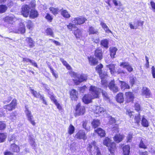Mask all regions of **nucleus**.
Listing matches in <instances>:
<instances>
[{
    "label": "nucleus",
    "mask_w": 155,
    "mask_h": 155,
    "mask_svg": "<svg viewBox=\"0 0 155 155\" xmlns=\"http://www.w3.org/2000/svg\"><path fill=\"white\" fill-rule=\"evenodd\" d=\"M91 95L89 94L85 95L82 98L83 102L86 104H88L91 102L92 99L99 97L101 90L95 86H91L89 89Z\"/></svg>",
    "instance_id": "obj_1"
},
{
    "label": "nucleus",
    "mask_w": 155,
    "mask_h": 155,
    "mask_svg": "<svg viewBox=\"0 0 155 155\" xmlns=\"http://www.w3.org/2000/svg\"><path fill=\"white\" fill-rule=\"evenodd\" d=\"M103 67V65L100 64L97 66L96 68V70L99 73V76L101 79V84L102 87L104 89H106L107 88V82L106 78L107 77V72L106 71H102L101 69Z\"/></svg>",
    "instance_id": "obj_2"
},
{
    "label": "nucleus",
    "mask_w": 155,
    "mask_h": 155,
    "mask_svg": "<svg viewBox=\"0 0 155 155\" xmlns=\"http://www.w3.org/2000/svg\"><path fill=\"white\" fill-rule=\"evenodd\" d=\"M71 77L73 78V80L74 84L77 85L83 81H86L87 76L84 74H80L71 71L69 72Z\"/></svg>",
    "instance_id": "obj_3"
},
{
    "label": "nucleus",
    "mask_w": 155,
    "mask_h": 155,
    "mask_svg": "<svg viewBox=\"0 0 155 155\" xmlns=\"http://www.w3.org/2000/svg\"><path fill=\"white\" fill-rule=\"evenodd\" d=\"M13 31L17 33L24 34L25 31V28L24 22L22 21H21L19 24L18 28L15 29Z\"/></svg>",
    "instance_id": "obj_4"
},
{
    "label": "nucleus",
    "mask_w": 155,
    "mask_h": 155,
    "mask_svg": "<svg viewBox=\"0 0 155 155\" xmlns=\"http://www.w3.org/2000/svg\"><path fill=\"white\" fill-rule=\"evenodd\" d=\"M17 104L16 100L14 99L10 104L4 106L3 108L7 110L11 111L15 109Z\"/></svg>",
    "instance_id": "obj_5"
},
{
    "label": "nucleus",
    "mask_w": 155,
    "mask_h": 155,
    "mask_svg": "<svg viewBox=\"0 0 155 155\" xmlns=\"http://www.w3.org/2000/svg\"><path fill=\"white\" fill-rule=\"evenodd\" d=\"M74 138L80 140H85L87 137L85 131L82 130H79L75 135Z\"/></svg>",
    "instance_id": "obj_6"
},
{
    "label": "nucleus",
    "mask_w": 155,
    "mask_h": 155,
    "mask_svg": "<svg viewBox=\"0 0 155 155\" xmlns=\"http://www.w3.org/2000/svg\"><path fill=\"white\" fill-rule=\"evenodd\" d=\"M87 20L86 19L82 17L74 18L72 19V22L75 25H80L84 23Z\"/></svg>",
    "instance_id": "obj_7"
},
{
    "label": "nucleus",
    "mask_w": 155,
    "mask_h": 155,
    "mask_svg": "<svg viewBox=\"0 0 155 155\" xmlns=\"http://www.w3.org/2000/svg\"><path fill=\"white\" fill-rule=\"evenodd\" d=\"M85 109L84 107L81 106L80 103L78 104L76 106V115L83 114L85 112Z\"/></svg>",
    "instance_id": "obj_8"
},
{
    "label": "nucleus",
    "mask_w": 155,
    "mask_h": 155,
    "mask_svg": "<svg viewBox=\"0 0 155 155\" xmlns=\"http://www.w3.org/2000/svg\"><path fill=\"white\" fill-rule=\"evenodd\" d=\"M93 147H94L95 150V152L97 153L96 155H101L99 148L96 146V142H93V143L89 144L88 147V149L91 151H92Z\"/></svg>",
    "instance_id": "obj_9"
},
{
    "label": "nucleus",
    "mask_w": 155,
    "mask_h": 155,
    "mask_svg": "<svg viewBox=\"0 0 155 155\" xmlns=\"http://www.w3.org/2000/svg\"><path fill=\"white\" fill-rule=\"evenodd\" d=\"M21 9V14L24 17H27L29 15L30 10L28 6L26 5H23Z\"/></svg>",
    "instance_id": "obj_10"
},
{
    "label": "nucleus",
    "mask_w": 155,
    "mask_h": 155,
    "mask_svg": "<svg viewBox=\"0 0 155 155\" xmlns=\"http://www.w3.org/2000/svg\"><path fill=\"white\" fill-rule=\"evenodd\" d=\"M141 94L143 96H145L147 98H148L151 96L150 90L147 88L143 87L141 91Z\"/></svg>",
    "instance_id": "obj_11"
},
{
    "label": "nucleus",
    "mask_w": 155,
    "mask_h": 155,
    "mask_svg": "<svg viewBox=\"0 0 155 155\" xmlns=\"http://www.w3.org/2000/svg\"><path fill=\"white\" fill-rule=\"evenodd\" d=\"M120 66L123 68H126L129 72H131L133 70V68L132 66L127 62L124 61L120 63Z\"/></svg>",
    "instance_id": "obj_12"
},
{
    "label": "nucleus",
    "mask_w": 155,
    "mask_h": 155,
    "mask_svg": "<svg viewBox=\"0 0 155 155\" xmlns=\"http://www.w3.org/2000/svg\"><path fill=\"white\" fill-rule=\"evenodd\" d=\"M94 112L95 114L104 115L106 113V111L105 109L103 107L100 106H97L95 107V109L94 110Z\"/></svg>",
    "instance_id": "obj_13"
},
{
    "label": "nucleus",
    "mask_w": 155,
    "mask_h": 155,
    "mask_svg": "<svg viewBox=\"0 0 155 155\" xmlns=\"http://www.w3.org/2000/svg\"><path fill=\"white\" fill-rule=\"evenodd\" d=\"M126 96V100L127 102H130L133 101L134 96V94L131 92H129L125 93Z\"/></svg>",
    "instance_id": "obj_14"
},
{
    "label": "nucleus",
    "mask_w": 155,
    "mask_h": 155,
    "mask_svg": "<svg viewBox=\"0 0 155 155\" xmlns=\"http://www.w3.org/2000/svg\"><path fill=\"white\" fill-rule=\"evenodd\" d=\"M94 55L96 57L101 60L103 58V53L101 49L98 48L95 51Z\"/></svg>",
    "instance_id": "obj_15"
},
{
    "label": "nucleus",
    "mask_w": 155,
    "mask_h": 155,
    "mask_svg": "<svg viewBox=\"0 0 155 155\" xmlns=\"http://www.w3.org/2000/svg\"><path fill=\"white\" fill-rule=\"evenodd\" d=\"M88 32L89 35H98L99 34L98 30L91 26L89 27Z\"/></svg>",
    "instance_id": "obj_16"
},
{
    "label": "nucleus",
    "mask_w": 155,
    "mask_h": 155,
    "mask_svg": "<svg viewBox=\"0 0 155 155\" xmlns=\"http://www.w3.org/2000/svg\"><path fill=\"white\" fill-rule=\"evenodd\" d=\"M147 145V140L142 138L139 144L140 147L143 149H146Z\"/></svg>",
    "instance_id": "obj_17"
},
{
    "label": "nucleus",
    "mask_w": 155,
    "mask_h": 155,
    "mask_svg": "<svg viewBox=\"0 0 155 155\" xmlns=\"http://www.w3.org/2000/svg\"><path fill=\"white\" fill-rule=\"evenodd\" d=\"M78 92L75 89H72L70 92V95L71 100H75L77 98Z\"/></svg>",
    "instance_id": "obj_18"
},
{
    "label": "nucleus",
    "mask_w": 155,
    "mask_h": 155,
    "mask_svg": "<svg viewBox=\"0 0 155 155\" xmlns=\"http://www.w3.org/2000/svg\"><path fill=\"white\" fill-rule=\"evenodd\" d=\"M94 131L101 137H104L105 136L106 134L104 130L101 128H99L95 130Z\"/></svg>",
    "instance_id": "obj_19"
},
{
    "label": "nucleus",
    "mask_w": 155,
    "mask_h": 155,
    "mask_svg": "<svg viewBox=\"0 0 155 155\" xmlns=\"http://www.w3.org/2000/svg\"><path fill=\"white\" fill-rule=\"evenodd\" d=\"M108 148L109 151L110 153L113 154L114 153V151L116 149V144L115 143L112 142L109 146L107 147Z\"/></svg>",
    "instance_id": "obj_20"
},
{
    "label": "nucleus",
    "mask_w": 155,
    "mask_h": 155,
    "mask_svg": "<svg viewBox=\"0 0 155 155\" xmlns=\"http://www.w3.org/2000/svg\"><path fill=\"white\" fill-rule=\"evenodd\" d=\"M124 136L123 135L116 134L114 138V140L117 143H119L122 140Z\"/></svg>",
    "instance_id": "obj_21"
},
{
    "label": "nucleus",
    "mask_w": 155,
    "mask_h": 155,
    "mask_svg": "<svg viewBox=\"0 0 155 155\" xmlns=\"http://www.w3.org/2000/svg\"><path fill=\"white\" fill-rule=\"evenodd\" d=\"M26 41L27 42L29 46L31 48H33L35 46V42L31 37L26 38Z\"/></svg>",
    "instance_id": "obj_22"
},
{
    "label": "nucleus",
    "mask_w": 155,
    "mask_h": 155,
    "mask_svg": "<svg viewBox=\"0 0 155 155\" xmlns=\"http://www.w3.org/2000/svg\"><path fill=\"white\" fill-rule=\"evenodd\" d=\"M123 153L124 155H129L130 153V147L128 145L124 146L123 148Z\"/></svg>",
    "instance_id": "obj_23"
},
{
    "label": "nucleus",
    "mask_w": 155,
    "mask_h": 155,
    "mask_svg": "<svg viewBox=\"0 0 155 155\" xmlns=\"http://www.w3.org/2000/svg\"><path fill=\"white\" fill-rule=\"evenodd\" d=\"M88 59L89 63L92 65H96L98 62L97 59L93 57H88Z\"/></svg>",
    "instance_id": "obj_24"
},
{
    "label": "nucleus",
    "mask_w": 155,
    "mask_h": 155,
    "mask_svg": "<svg viewBox=\"0 0 155 155\" xmlns=\"http://www.w3.org/2000/svg\"><path fill=\"white\" fill-rule=\"evenodd\" d=\"M10 150L14 152H18L19 151V148L18 146L14 143L11 144Z\"/></svg>",
    "instance_id": "obj_25"
},
{
    "label": "nucleus",
    "mask_w": 155,
    "mask_h": 155,
    "mask_svg": "<svg viewBox=\"0 0 155 155\" xmlns=\"http://www.w3.org/2000/svg\"><path fill=\"white\" fill-rule=\"evenodd\" d=\"M116 100L117 102L122 103L124 101V98L123 94L121 93H119L116 96Z\"/></svg>",
    "instance_id": "obj_26"
},
{
    "label": "nucleus",
    "mask_w": 155,
    "mask_h": 155,
    "mask_svg": "<svg viewBox=\"0 0 155 155\" xmlns=\"http://www.w3.org/2000/svg\"><path fill=\"white\" fill-rule=\"evenodd\" d=\"M74 34L77 38H82V31L79 29H78L74 31Z\"/></svg>",
    "instance_id": "obj_27"
},
{
    "label": "nucleus",
    "mask_w": 155,
    "mask_h": 155,
    "mask_svg": "<svg viewBox=\"0 0 155 155\" xmlns=\"http://www.w3.org/2000/svg\"><path fill=\"white\" fill-rule=\"evenodd\" d=\"M141 124L144 127H148L149 126V123L147 120L144 117V116H142Z\"/></svg>",
    "instance_id": "obj_28"
},
{
    "label": "nucleus",
    "mask_w": 155,
    "mask_h": 155,
    "mask_svg": "<svg viewBox=\"0 0 155 155\" xmlns=\"http://www.w3.org/2000/svg\"><path fill=\"white\" fill-rule=\"evenodd\" d=\"M117 49L115 47H111L110 48V56L112 58H114L116 52L117 51Z\"/></svg>",
    "instance_id": "obj_29"
},
{
    "label": "nucleus",
    "mask_w": 155,
    "mask_h": 155,
    "mask_svg": "<svg viewBox=\"0 0 155 155\" xmlns=\"http://www.w3.org/2000/svg\"><path fill=\"white\" fill-rule=\"evenodd\" d=\"M100 25L101 26L102 28L106 32H109L111 33H112L106 24L104 22L102 21H101Z\"/></svg>",
    "instance_id": "obj_30"
},
{
    "label": "nucleus",
    "mask_w": 155,
    "mask_h": 155,
    "mask_svg": "<svg viewBox=\"0 0 155 155\" xmlns=\"http://www.w3.org/2000/svg\"><path fill=\"white\" fill-rule=\"evenodd\" d=\"M38 13L37 11L35 10H31L30 12V17L32 18H34L38 17Z\"/></svg>",
    "instance_id": "obj_31"
},
{
    "label": "nucleus",
    "mask_w": 155,
    "mask_h": 155,
    "mask_svg": "<svg viewBox=\"0 0 155 155\" xmlns=\"http://www.w3.org/2000/svg\"><path fill=\"white\" fill-rule=\"evenodd\" d=\"M29 143L32 148L35 150L36 149L37 144L35 142V139L31 137H30L29 139Z\"/></svg>",
    "instance_id": "obj_32"
},
{
    "label": "nucleus",
    "mask_w": 155,
    "mask_h": 155,
    "mask_svg": "<svg viewBox=\"0 0 155 155\" xmlns=\"http://www.w3.org/2000/svg\"><path fill=\"white\" fill-rule=\"evenodd\" d=\"M61 14L64 17L66 18H69L70 15L68 13L66 10L62 9L61 11Z\"/></svg>",
    "instance_id": "obj_33"
},
{
    "label": "nucleus",
    "mask_w": 155,
    "mask_h": 155,
    "mask_svg": "<svg viewBox=\"0 0 155 155\" xmlns=\"http://www.w3.org/2000/svg\"><path fill=\"white\" fill-rule=\"evenodd\" d=\"M92 127L94 128L97 127L100 124V123L99 120H94L91 122Z\"/></svg>",
    "instance_id": "obj_34"
},
{
    "label": "nucleus",
    "mask_w": 155,
    "mask_h": 155,
    "mask_svg": "<svg viewBox=\"0 0 155 155\" xmlns=\"http://www.w3.org/2000/svg\"><path fill=\"white\" fill-rule=\"evenodd\" d=\"M107 68H109L111 74H114L115 71V65L114 64H111L107 65L106 66Z\"/></svg>",
    "instance_id": "obj_35"
},
{
    "label": "nucleus",
    "mask_w": 155,
    "mask_h": 155,
    "mask_svg": "<svg viewBox=\"0 0 155 155\" xmlns=\"http://www.w3.org/2000/svg\"><path fill=\"white\" fill-rule=\"evenodd\" d=\"M101 44L102 46H104V47L106 48H108V41L106 39H104L101 40Z\"/></svg>",
    "instance_id": "obj_36"
},
{
    "label": "nucleus",
    "mask_w": 155,
    "mask_h": 155,
    "mask_svg": "<svg viewBox=\"0 0 155 155\" xmlns=\"http://www.w3.org/2000/svg\"><path fill=\"white\" fill-rule=\"evenodd\" d=\"M121 84V87L122 89H128L130 87L129 85L124 81H120Z\"/></svg>",
    "instance_id": "obj_37"
},
{
    "label": "nucleus",
    "mask_w": 155,
    "mask_h": 155,
    "mask_svg": "<svg viewBox=\"0 0 155 155\" xmlns=\"http://www.w3.org/2000/svg\"><path fill=\"white\" fill-rule=\"evenodd\" d=\"M60 60L68 69L70 70L71 69V66L63 58H61Z\"/></svg>",
    "instance_id": "obj_38"
},
{
    "label": "nucleus",
    "mask_w": 155,
    "mask_h": 155,
    "mask_svg": "<svg viewBox=\"0 0 155 155\" xmlns=\"http://www.w3.org/2000/svg\"><path fill=\"white\" fill-rule=\"evenodd\" d=\"M74 127L71 124L70 125L68 128V133L70 135H71L74 133Z\"/></svg>",
    "instance_id": "obj_39"
},
{
    "label": "nucleus",
    "mask_w": 155,
    "mask_h": 155,
    "mask_svg": "<svg viewBox=\"0 0 155 155\" xmlns=\"http://www.w3.org/2000/svg\"><path fill=\"white\" fill-rule=\"evenodd\" d=\"M6 137L7 135L6 133H0V143L4 142Z\"/></svg>",
    "instance_id": "obj_40"
},
{
    "label": "nucleus",
    "mask_w": 155,
    "mask_h": 155,
    "mask_svg": "<svg viewBox=\"0 0 155 155\" xmlns=\"http://www.w3.org/2000/svg\"><path fill=\"white\" fill-rule=\"evenodd\" d=\"M110 140L108 137H106L103 141L104 144L107 147L109 146L112 142Z\"/></svg>",
    "instance_id": "obj_41"
},
{
    "label": "nucleus",
    "mask_w": 155,
    "mask_h": 155,
    "mask_svg": "<svg viewBox=\"0 0 155 155\" xmlns=\"http://www.w3.org/2000/svg\"><path fill=\"white\" fill-rule=\"evenodd\" d=\"M140 114H138L135 116L134 120L135 123H136L138 126L140 125Z\"/></svg>",
    "instance_id": "obj_42"
},
{
    "label": "nucleus",
    "mask_w": 155,
    "mask_h": 155,
    "mask_svg": "<svg viewBox=\"0 0 155 155\" xmlns=\"http://www.w3.org/2000/svg\"><path fill=\"white\" fill-rule=\"evenodd\" d=\"M101 90V92L102 93L103 96L105 100H108L109 99V96L107 93L104 90H102L101 89H100Z\"/></svg>",
    "instance_id": "obj_43"
},
{
    "label": "nucleus",
    "mask_w": 155,
    "mask_h": 155,
    "mask_svg": "<svg viewBox=\"0 0 155 155\" xmlns=\"http://www.w3.org/2000/svg\"><path fill=\"white\" fill-rule=\"evenodd\" d=\"M26 26L30 30L32 29L34 25L32 22L30 20H28L26 22Z\"/></svg>",
    "instance_id": "obj_44"
},
{
    "label": "nucleus",
    "mask_w": 155,
    "mask_h": 155,
    "mask_svg": "<svg viewBox=\"0 0 155 155\" xmlns=\"http://www.w3.org/2000/svg\"><path fill=\"white\" fill-rule=\"evenodd\" d=\"M7 9V7L5 5H0V13L5 12Z\"/></svg>",
    "instance_id": "obj_45"
},
{
    "label": "nucleus",
    "mask_w": 155,
    "mask_h": 155,
    "mask_svg": "<svg viewBox=\"0 0 155 155\" xmlns=\"http://www.w3.org/2000/svg\"><path fill=\"white\" fill-rule=\"evenodd\" d=\"M112 128V132L114 133H117L119 131L118 126L117 124H114L113 125L112 127H111Z\"/></svg>",
    "instance_id": "obj_46"
},
{
    "label": "nucleus",
    "mask_w": 155,
    "mask_h": 155,
    "mask_svg": "<svg viewBox=\"0 0 155 155\" xmlns=\"http://www.w3.org/2000/svg\"><path fill=\"white\" fill-rule=\"evenodd\" d=\"M45 33L47 35L54 37V33L52 29L50 28H47L45 30Z\"/></svg>",
    "instance_id": "obj_47"
},
{
    "label": "nucleus",
    "mask_w": 155,
    "mask_h": 155,
    "mask_svg": "<svg viewBox=\"0 0 155 155\" xmlns=\"http://www.w3.org/2000/svg\"><path fill=\"white\" fill-rule=\"evenodd\" d=\"M31 92L33 95L37 98H40L41 95L39 93L37 92L36 91H35L34 90H31Z\"/></svg>",
    "instance_id": "obj_48"
},
{
    "label": "nucleus",
    "mask_w": 155,
    "mask_h": 155,
    "mask_svg": "<svg viewBox=\"0 0 155 155\" xmlns=\"http://www.w3.org/2000/svg\"><path fill=\"white\" fill-rule=\"evenodd\" d=\"M50 10L54 15H57L58 13V9L54 7H51L49 8Z\"/></svg>",
    "instance_id": "obj_49"
},
{
    "label": "nucleus",
    "mask_w": 155,
    "mask_h": 155,
    "mask_svg": "<svg viewBox=\"0 0 155 155\" xmlns=\"http://www.w3.org/2000/svg\"><path fill=\"white\" fill-rule=\"evenodd\" d=\"M13 18L11 17L7 16L5 18V21L9 23H12V21L13 20Z\"/></svg>",
    "instance_id": "obj_50"
},
{
    "label": "nucleus",
    "mask_w": 155,
    "mask_h": 155,
    "mask_svg": "<svg viewBox=\"0 0 155 155\" xmlns=\"http://www.w3.org/2000/svg\"><path fill=\"white\" fill-rule=\"evenodd\" d=\"M28 121L33 125L35 126L36 124V123L34 119V117L33 116L27 119Z\"/></svg>",
    "instance_id": "obj_51"
},
{
    "label": "nucleus",
    "mask_w": 155,
    "mask_h": 155,
    "mask_svg": "<svg viewBox=\"0 0 155 155\" xmlns=\"http://www.w3.org/2000/svg\"><path fill=\"white\" fill-rule=\"evenodd\" d=\"M115 86H116L114 84V81H111L108 86L109 89L111 91L112 90L113 88L114 87H115Z\"/></svg>",
    "instance_id": "obj_52"
},
{
    "label": "nucleus",
    "mask_w": 155,
    "mask_h": 155,
    "mask_svg": "<svg viewBox=\"0 0 155 155\" xmlns=\"http://www.w3.org/2000/svg\"><path fill=\"white\" fill-rule=\"evenodd\" d=\"M16 116L17 115L14 113H11L10 116L9 118L12 121H14L16 119Z\"/></svg>",
    "instance_id": "obj_53"
},
{
    "label": "nucleus",
    "mask_w": 155,
    "mask_h": 155,
    "mask_svg": "<svg viewBox=\"0 0 155 155\" xmlns=\"http://www.w3.org/2000/svg\"><path fill=\"white\" fill-rule=\"evenodd\" d=\"M49 67L50 69L52 75L55 77V78H57L58 77V76L57 74L55 73L54 69L50 66H49Z\"/></svg>",
    "instance_id": "obj_54"
},
{
    "label": "nucleus",
    "mask_w": 155,
    "mask_h": 155,
    "mask_svg": "<svg viewBox=\"0 0 155 155\" xmlns=\"http://www.w3.org/2000/svg\"><path fill=\"white\" fill-rule=\"evenodd\" d=\"M87 121H83V127L85 130H88L90 129V127H89L87 126Z\"/></svg>",
    "instance_id": "obj_55"
},
{
    "label": "nucleus",
    "mask_w": 155,
    "mask_h": 155,
    "mask_svg": "<svg viewBox=\"0 0 155 155\" xmlns=\"http://www.w3.org/2000/svg\"><path fill=\"white\" fill-rule=\"evenodd\" d=\"M5 127V124L3 121H0V130H3Z\"/></svg>",
    "instance_id": "obj_56"
},
{
    "label": "nucleus",
    "mask_w": 155,
    "mask_h": 155,
    "mask_svg": "<svg viewBox=\"0 0 155 155\" xmlns=\"http://www.w3.org/2000/svg\"><path fill=\"white\" fill-rule=\"evenodd\" d=\"M45 18L48 21L50 22L53 19V18L48 13L47 14L46 16L45 17Z\"/></svg>",
    "instance_id": "obj_57"
},
{
    "label": "nucleus",
    "mask_w": 155,
    "mask_h": 155,
    "mask_svg": "<svg viewBox=\"0 0 155 155\" xmlns=\"http://www.w3.org/2000/svg\"><path fill=\"white\" fill-rule=\"evenodd\" d=\"M25 113L26 116L32 114L31 111L26 107V106H25Z\"/></svg>",
    "instance_id": "obj_58"
},
{
    "label": "nucleus",
    "mask_w": 155,
    "mask_h": 155,
    "mask_svg": "<svg viewBox=\"0 0 155 155\" xmlns=\"http://www.w3.org/2000/svg\"><path fill=\"white\" fill-rule=\"evenodd\" d=\"M15 136L14 135L10 136L9 137L8 140L10 142L13 141L14 142L15 141Z\"/></svg>",
    "instance_id": "obj_59"
},
{
    "label": "nucleus",
    "mask_w": 155,
    "mask_h": 155,
    "mask_svg": "<svg viewBox=\"0 0 155 155\" xmlns=\"http://www.w3.org/2000/svg\"><path fill=\"white\" fill-rule=\"evenodd\" d=\"M113 2L115 6H121V4L119 1H117L116 0H113Z\"/></svg>",
    "instance_id": "obj_60"
},
{
    "label": "nucleus",
    "mask_w": 155,
    "mask_h": 155,
    "mask_svg": "<svg viewBox=\"0 0 155 155\" xmlns=\"http://www.w3.org/2000/svg\"><path fill=\"white\" fill-rule=\"evenodd\" d=\"M135 110L139 111L140 110V107L139 104L138 103H136L135 105Z\"/></svg>",
    "instance_id": "obj_61"
},
{
    "label": "nucleus",
    "mask_w": 155,
    "mask_h": 155,
    "mask_svg": "<svg viewBox=\"0 0 155 155\" xmlns=\"http://www.w3.org/2000/svg\"><path fill=\"white\" fill-rule=\"evenodd\" d=\"M35 2L34 1H31L30 3L29 6H28L30 9L31 8H34L35 7Z\"/></svg>",
    "instance_id": "obj_62"
},
{
    "label": "nucleus",
    "mask_w": 155,
    "mask_h": 155,
    "mask_svg": "<svg viewBox=\"0 0 155 155\" xmlns=\"http://www.w3.org/2000/svg\"><path fill=\"white\" fill-rule=\"evenodd\" d=\"M150 4L153 9V11L155 12V3L153 1H151L150 2Z\"/></svg>",
    "instance_id": "obj_63"
},
{
    "label": "nucleus",
    "mask_w": 155,
    "mask_h": 155,
    "mask_svg": "<svg viewBox=\"0 0 155 155\" xmlns=\"http://www.w3.org/2000/svg\"><path fill=\"white\" fill-rule=\"evenodd\" d=\"M153 78H155V68L153 66L151 68Z\"/></svg>",
    "instance_id": "obj_64"
}]
</instances>
